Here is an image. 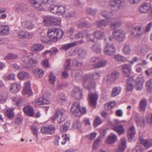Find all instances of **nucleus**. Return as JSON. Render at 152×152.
<instances>
[{
  "label": "nucleus",
  "mask_w": 152,
  "mask_h": 152,
  "mask_svg": "<svg viewBox=\"0 0 152 152\" xmlns=\"http://www.w3.org/2000/svg\"><path fill=\"white\" fill-rule=\"evenodd\" d=\"M77 80L82 79L83 85L84 87L90 90L91 88L94 89L95 83L94 80L101 76L100 73L94 72L92 74H88L83 77L78 71H74L73 73Z\"/></svg>",
  "instance_id": "obj_1"
},
{
  "label": "nucleus",
  "mask_w": 152,
  "mask_h": 152,
  "mask_svg": "<svg viewBox=\"0 0 152 152\" xmlns=\"http://www.w3.org/2000/svg\"><path fill=\"white\" fill-rule=\"evenodd\" d=\"M34 57L35 59L31 58L28 56H24L22 58L23 62V66L25 68L34 67L40 60L41 56L40 55L37 53L34 55Z\"/></svg>",
  "instance_id": "obj_2"
},
{
  "label": "nucleus",
  "mask_w": 152,
  "mask_h": 152,
  "mask_svg": "<svg viewBox=\"0 0 152 152\" xmlns=\"http://www.w3.org/2000/svg\"><path fill=\"white\" fill-rule=\"evenodd\" d=\"M63 31L60 29L53 28H49L47 32L48 37L50 41L55 42L61 38L64 35Z\"/></svg>",
  "instance_id": "obj_3"
},
{
  "label": "nucleus",
  "mask_w": 152,
  "mask_h": 152,
  "mask_svg": "<svg viewBox=\"0 0 152 152\" xmlns=\"http://www.w3.org/2000/svg\"><path fill=\"white\" fill-rule=\"evenodd\" d=\"M81 62H78L76 59H68L66 61L65 69L64 71L62 73V76L64 79H66L69 76L67 70L70 69V65L72 64L74 66H76L78 67L82 65Z\"/></svg>",
  "instance_id": "obj_4"
},
{
  "label": "nucleus",
  "mask_w": 152,
  "mask_h": 152,
  "mask_svg": "<svg viewBox=\"0 0 152 152\" xmlns=\"http://www.w3.org/2000/svg\"><path fill=\"white\" fill-rule=\"evenodd\" d=\"M71 112L76 116L80 117L83 114H86L87 111L85 107L80 108V104L78 102L74 103L70 108Z\"/></svg>",
  "instance_id": "obj_5"
},
{
  "label": "nucleus",
  "mask_w": 152,
  "mask_h": 152,
  "mask_svg": "<svg viewBox=\"0 0 152 152\" xmlns=\"http://www.w3.org/2000/svg\"><path fill=\"white\" fill-rule=\"evenodd\" d=\"M34 19V15L32 14L26 18H22L21 21V24L23 27L26 29H32L35 27L34 25L32 23Z\"/></svg>",
  "instance_id": "obj_6"
},
{
  "label": "nucleus",
  "mask_w": 152,
  "mask_h": 152,
  "mask_svg": "<svg viewBox=\"0 0 152 152\" xmlns=\"http://www.w3.org/2000/svg\"><path fill=\"white\" fill-rule=\"evenodd\" d=\"M103 52L105 55L108 56L113 55L115 52L114 46L108 43L106 39L104 40Z\"/></svg>",
  "instance_id": "obj_7"
},
{
  "label": "nucleus",
  "mask_w": 152,
  "mask_h": 152,
  "mask_svg": "<svg viewBox=\"0 0 152 152\" xmlns=\"http://www.w3.org/2000/svg\"><path fill=\"white\" fill-rule=\"evenodd\" d=\"M86 35L88 37L87 39L88 41L92 42H94V39L95 38L94 34V32L92 33H90L89 32L85 31H83L79 32L78 33L76 34L75 37L76 38H78L81 37H83Z\"/></svg>",
  "instance_id": "obj_8"
},
{
  "label": "nucleus",
  "mask_w": 152,
  "mask_h": 152,
  "mask_svg": "<svg viewBox=\"0 0 152 152\" xmlns=\"http://www.w3.org/2000/svg\"><path fill=\"white\" fill-rule=\"evenodd\" d=\"M112 34L113 37L119 42L123 41L126 38L125 31L121 29L114 30L113 31Z\"/></svg>",
  "instance_id": "obj_9"
},
{
  "label": "nucleus",
  "mask_w": 152,
  "mask_h": 152,
  "mask_svg": "<svg viewBox=\"0 0 152 152\" xmlns=\"http://www.w3.org/2000/svg\"><path fill=\"white\" fill-rule=\"evenodd\" d=\"M119 75V73L118 72H113L111 74L105 76L104 81L108 84H111L118 78Z\"/></svg>",
  "instance_id": "obj_10"
},
{
  "label": "nucleus",
  "mask_w": 152,
  "mask_h": 152,
  "mask_svg": "<svg viewBox=\"0 0 152 152\" xmlns=\"http://www.w3.org/2000/svg\"><path fill=\"white\" fill-rule=\"evenodd\" d=\"M52 118L53 120H57L59 124L63 123L65 119V115L64 113V110L61 109H58L55 115L52 117Z\"/></svg>",
  "instance_id": "obj_11"
},
{
  "label": "nucleus",
  "mask_w": 152,
  "mask_h": 152,
  "mask_svg": "<svg viewBox=\"0 0 152 152\" xmlns=\"http://www.w3.org/2000/svg\"><path fill=\"white\" fill-rule=\"evenodd\" d=\"M56 130L54 125L52 124L46 126H44L41 127L40 131L44 134L52 135L53 134Z\"/></svg>",
  "instance_id": "obj_12"
},
{
  "label": "nucleus",
  "mask_w": 152,
  "mask_h": 152,
  "mask_svg": "<svg viewBox=\"0 0 152 152\" xmlns=\"http://www.w3.org/2000/svg\"><path fill=\"white\" fill-rule=\"evenodd\" d=\"M126 148V140L125 137L121 138L118 145L116 152H124Z\"/></svg>",
  "instance_id": "obj_13"
},
{
  "label": "nucleus",
  "mask_w": 152,
  "mask_h": 152,
  "mask_svg": "<svg viewBox=\"0 0 152 152\" xmlns=\"http://www.w3.org/2000/svg\"><path fill=\"white\" fill-rule=\"evenodd\" d=\"M144 31L140 26H136L133 28L132 33L133 36L136 38H139L143 34Z\"/></svg>",
  "instance_id": "obj_14"
},
{
  "label": "nucleus",
  "mask_w": 152,
  "mask_h": 152,
  "mask_svg": "<svg viewBox=\"0 0 152 152\" xmlns=\"http://www.w3.org/2000/svg\"><path fill=\"white\" fill-rule=\"evenodd\" d=\"M98 94L96 93H90L88 94V101L90 104L94 107L96 105L98 98Z\"/></svg>",
  "instance_id": "obj_15"
},
{
  "label": "nucleus",
  "mask_w": 152,
  "mask_h": 152,
  "mask_svg": "<svg viewBox=\"0 0 152 152\" xmlns=\"http://www.w3.org/2000/svg\"><path fill=\"white\" fill-rule=\"evenodd\" d=\"M117 140V136L113 133H111L108 135L105 140L106 144L111 145L115 143Z\"/></svg>",
  "instance_id": "obj_16"
},
{
  "label": "nucleus",
  "mask_w": 152,
  "mask_h": 152,
  "mask_svg": "<svg viewBox=\"0 0 152 152\" xmlns=\"http://www.w3.org/2000/svg\"><path fill=\"white\" fill-rule=\"evenodd\" d=\"M136 78L135 88L138 90H141L143 87L144 80L142 78H140L137 76H134V79Z\"/></svg>",
  "instance_id": "obj_17"
},
{
  "label": "nucleus",
  "mask_w": 152,
  "mask_h": 152,
  "mask_svg": "<svg viewBox=\"0 0 152 152\" xmlns=\"http://www.w3.org/2000/svg\"><path fill=\"white\" fill-rule=\"evenodd\" d=\"M23 94H28L29 96L32 94V92L30 88V85L29 82H25L24 88L22 91Z\"/></svg>",
  "instance_id": "obj_18"
},
{
  "label": "nucleus",
  "mask_w": 152,
  "mask_h": 152,
  "mask_svg": "<svg viewBox=\"0 0 152 152\" xmlns=\"http://www.w3.org/2000/svg\"><path fill=\"white\" fill-rule=\"evenodd\" d=\"M138 142L143 145L146 148L152 146V139L145 140L142 137H140L138 140Z\"/></svg>",
  "instance_id": "obj_19"
},
{
  "label": "nucleus",
  "mask_w": 152,
  "mask_h": 152,
  "mask_svg": "<svg viewBox=\"0 0 152 152\" xmlns=\"http://www.w3.org/2000/svg\"><path fill=\"white\" fill-rule=\"evenodd\" d=\"M12 100L14 104L18 106H21L25 103L24 99L18 96L12 97Z\"/></svg>",
  "instance_id": "obj_20"
},
{
  "label": "nucleus",
  "mask_w": 152,
  "mask_h": 152,
  "mask_svg": "<svg viewBox=\"0 0 152 152\" xmlns=\"http://www.w3.org/2000/svg\"><path fill=\"white\" fill-rule=\"evenodd\" d=\"M136 134V131L135 127L134 126L129 127L127 133V136L128 140L130 142L132 140V139Z\"/></svg>",
  "instance_id": "obj_21"
},
{
  "label": "nucleus",
  "mask_w": 152,
  "mask_h": 152,
  "mask_svg": "<svg viewBox=\"0 0 152 152\" xmlns=\"http://www.w3.org/2000/svg\"><path fill=\"white\" fill-rule=\"evenodd\" d=\"M121 67L124 76L126 77L129 76L131 70L130 65L127 64H122L121 65Z\"/></svg>",
  "instance_id": "obj_22"
},
{
  "label": "nucleus",
  "mask_w": 152,
  "mask_h": 152,
  "mask_svg": "<svg viewBox=\"0 0 152 152\" xmlns=\"http://www.w3.org/2000/svg\"><path fill=\"white\" fill-rule=\"evenodd\" d=\"M71 95L76 99L79 100L82 97V93L79 88L75 87Z\"/></svg>",
  "instance_id": "obj_23"
},
{
  "label": "nucleus",
  "mask_w": 152,
  "mask_h": 152,
  "mask_svg": "<svg viewBox=\"0 0 152 152\" xmlns=\"http://www.w3.org/2000/svg\"><path fill=\"white\" fill-rule=\"evenodd\" d=\"M147 105V99L145 98L141 99L139 102V108L140 111L145 112Z\"/></svg>",
  "instance_id": "obj_24"
},
{
  "label": "nucleus",
  "mask_w": 152,
  "mask_h": 152,
  "mask_svg": "<svg viewBox=\"0 0 152 152\" xmlns=\"http://www.w3.org/2000/svg\"><path fill=\"white\" fill-rule=\"evenodd\" d=\"M134 78L131 77L129 78L126 82V89L127 91H131L134 88Z\"/></svg>",
  "instance_id": "obj_25"
},
{
  "label": "nucleus",
  "mask_w": 152,
  "mask_h": 152,
  "mask_svg": "<svg viewBox=\"0 0 152 152\" xmlns=\"http://www.w3.org/2000/svg\"><path fill=\"white\" fill-rule=\"evenodd\" d=\"M57 102L61 104H64L67 100V98L65 94L63 93L59 94L57 98Z\"/></svg>",
  "instance_id": "obj_26"
},
{
  "label": "nucleus",
  "mask_w": 152,
  "mask_h": 152,
  "mask_svg": "<svg viewBox=\"0 0 152 152\" xmlns=\"http://www.w3.org/2000/svg\"><path fill=\"white\" fill-rule=\"evenodd\" d=\"M9 32V28L6 25H0V35H5L8 34Z\"/></svg>",
  "instance_id": "obj_27"
},
{
  "label": "nucleus",
  "mask_w": 152,
  "mask_h": 152,
  "mask_svg": "<svg viewBox=\"0 0 152 152\" xmlns=\"http://www.w3.org/2000/svg\"><path fill=\"white\" fill-rule=\"evenodd\" d=\"M23 110L26 114L30 116H32L34 113L33 107L30 105L25 107L23 108Z\"/></svg>",
  "instance_id": "obj_28"
},
{
  "label": "nucleus",
  "mask_w": 152,
  "mask_h": 152,
  "mask_svg": "<svg viewBox=\"0 0 152 152\" xmlns=\"http://www.w3.org/2000/svg\"><path fill=\"white\" fill-rule=\"evenodd\" d=\"M109 24V22L107 20H101L97 21L96 22V24L98 28L103 29V27H106Z\"/></svg>",
  "instance_id": "obj_29"
},
{
  "label": "nucleus",
  "mask_w": 152,
  "mask_h": 152,
  "mask_svg": "<svg viewBox=\"0 0 152 152\" xmlns=\"http://www.w3.org/2000/svg\"><path fill=\"white\" fill-rule=\"evenodd\" d=\"M113 130L116 132L119 135L124 134L125 132V129L122 125L116 126L113 127Z\"/></svg>",
  "instance_id": "obj_30"
},
{
  "label": "nucleus",
  "mask_w": 152,
  "mask_h": 152,
  "mask_svg": "<svg viewBox=\"0 0 152 152\" xmlns=\"http://www.w3.org/2000/svg\"><path fill=\"white\" fill-rule=\"evenodd\" d=\"M77 52L79 57L81 59L85 58L87 55L86 51L83 48H80L77 50Z\"/></svg>",
  "instance_id": "obj_31"
},
{
  "label": "nucleus",
  "mask_w": 152,
  "mask_h": 152,
  "mask_svg": "<svg viewBox=\"0 0 152 152\" xmlns=\"http://www.w3.org/2000/svg\"><path fill=\"white\" fill-rule=\"evenodd\" d=\"M94 34L95 38L99 40L102 39L105 36L104 33L100 30H95L94 31Z\"/></svg>",
  "instance_id": "obj_32"
},
{
  "label": "nucleus",
  "mask_w": 152,
  "mask_h": 152,
  "mask_svg": "<svg viewBox=\"0 0 152 152\" xmlns=\"http://www.w3.org/2000/svg\"><path fill=\"white\" fill-rule=\"evenodd\" d=\"M150 5L146 3L142 4L140 7V11L142 13H146L150 9Z\"/></svg>",
  "instance_id": "obj_33"
},
{
  "label": "nucleus",
  "mask_w": 152,
  "mask_h": 152,
  "mask_svg": "<svg viewBox=\"0 0 152 152\" xmlns=\"http://www.w3.org/2000/svg\"><path fill=\"white\" fill-rule=\"evenodd\" d=\"M91 49L94 52L96 53H100L102 50L100 44L99 43H94L92 45Z\"/></svg>",
  "instance_id": "obj_34"
},
{
  "label": "nucleus",
  "mask_w": 152,
  "mask_h": 152,
  "mask_svg": "<svg viewBox=\"0 0 152 152\" xmlns=\"http://www.w3.org/2000/svg\"><path fill=\"white\" fill-rule=\"evenodd\" d=\"M124 2V0H113V4H111V5L115 8V9H113V10L115 11L118 10L119 8L120 4Z\"/></svg>",
  "instance_id": "obj_35"
},
{
  "label": "nucleus",
  "mask_w": 152,
  "mask_h": 152,
  "mask_svg": "<svg viewBox=\"0 0 152 152\" xmlns=\"http://www.w3.org/2000/svg\"><path fill=\"white\" fill-rule=\"evenodd\" d=\"M18 77L21 80H23L25 78H28L30 77L29 74L25 71H22L18 74Z\"/></svg>",
  "instance_id": "obj_36"
},
{
  "label": "nucleus",
  "mask_w": 152,
  "mask_h": 152,
  "mask_svg": "<svg viewBox=\"0 0 152 152\" xmlns=\"http://www.w3.org/2000/svg\"><path fill=\"white\" fill-rule=\"evenodd\" d=\"M33 74L37 77H41L44 75V71L41 69H36L33 71Z\"/></svg>",
  "instance_id": "obj_37"
},
{
  "label": "nucleus",
  "mask_w": 152,
  "mask_h": 152,
  "mask_svg": "<svg viewBox=\"0 0 152 152\" xmlns=\"http://www.w3.org/2000/svg\"><path fill=\"white\" fill-rule=\"evenodd\" d=\"M53 17L50 16H46L43 18V22L45 25L48 26L52 24Z\"/></svg>",
  "instance_id": "obj_38"
},
{
  "label": "nucleus",
  "mask_w": 152,
  "mask_h": 152,
  "mask_svg": "<svg viewBox=\"0 0 152 152\" xmlns=\"http://www.w3.org/2000/svg\"><path fill=\"white\" fill-rule=\"evenodd\" d=\"M48 103V100L44 99L43 97H40L35 101V104L37 105L47 104Z\"/></svg>",
  "instance_id": "obj_39"
},
{
  "label": "nucleus",
  "mask_w": 152,
  "mask_h": 152,
  "mask_svg": "<svg viewBox=\"0 0 152 152\" xmlns=\"http://www.w3.org/2000/svg\"><path fill=\"white\" fill-rule=\"evenodd\" d=\"M44 46L43 45L40 44H35L33 45L31 49L32 51L39 52L43 49Z\"/></svg>",
  "instance_id": "obj_40"
},
{
  "label": "nucleus",
  "mask_w": 152,
  "mask_h": 152,
  "mask_svg": "<svg viewBox=\"0 0 152 152\" xmlns=\"http://www.w3.org/2000/svg\"><path fill=\"white\" fill-rule=\"evenodd\" d=\"M135 121L137 125L141 127H144L145 126L144 119L143 117L139 118L136 116L135 118Z\"/></svg>",
  "instance_id": "obj_41"
},
{
  "label": "nucleus",
  "mask_w": 152,
  "mask_h": 152,
  "mask_svg": "<svg viewBox=\"0 0 152 152\" xmlns=\"http://www.w3.org/2000/svg\"><path fill=\"white\" fill-rule=\"evenodd\" d=\"M20 89V84L16 83L13 84L10 87V90L11 92L16 93L19 91Z\"/></svg>",
  "instance_id": "obj_42"
},
{
  "label": "nucleus",
  "mask_w": 152,
  "mask_h": 152,
  "mask_svg": "<svg viewBox=\"0 0 152 152\" xmlns=\"http://www.w3.org/2000/svg\"><path fill=\"white\" fill-rule=\"evenodd\" d=\"M32 6L35 8L40 7L42 3V0H29Z\"/></svg>",
  "instance_id": "obj_43"
},
{
  "label": "nucleus",
  "mask_w": 152,
  "mask_h": 152,
  "mask_svg": "<svg viewBox=\"0 0 152 152\" xmlns=\"http://www.w3.org/2000/svg\"><path fill=\"white\" fill-rule=\"evenodd\" d=\"M121 88L120 86H117L114 87L112 89L111 94L112 97H115L118 95L121 92Z\"/></svg>",
  "instance_id": "obj_44"
},
{
  "label": "nucleus",
  "mask_w": 152,
  "mask_h": 152,
  "mask_svg": "<svg viewBox=\"0 0 152 152\" xmlns=\"http://www.w3.org/2000/svg\"><path fill=\"white\" fill-rule=\"evenodd\" d=\"M100 13L103 17L107 18H110L113 15V13L111 12L106 10H102Z\"/></svg>",
  "instance_id": "obj_45"
},
{
  "label": "nucleus",
  "mask_w": 152,
  "mask_h": 152,
  "mask_svg": "<svg viewBox=\"0 0 152 152\" xmlns=\"http://www.w3.org/2000/svg\"><path fill=\"white\" fill-rule=\"evenodd\" d=\"M77 42H73L64 44L62 46L61 49L63 50H66L70 48L75 46Z\"/></svg>",
  "instance_id": "obj_46"
},
{
  "label": "nucleus",
  "mask_w": 152,
  "mask_h": 152,
  "mask_svg": "<svg viewBox=\"0 0 152 152\" xmlns=\"http://www.w3.org/2000/svg\"><path fill=\"white\" fill-rule=\"evenodd\" d=\"M70 122L69 121L65 122V124L61 125L60 127V131L62 133L66 132L69 127Z\"/></svg>",
  "instance_id": "obj_47"
},
{
  "label": "nucleus",
  "mask_w": 152,
  "mask_h": 152,
  "mask_svg": "<svg viewBox=\"0 0 152 152\" xmlns=\"http://www.w3.org/2000/svg\"><path fill=\"white\" fill-rule=\"evenodd\" d=\"M116 103L115 102L113 101L110 103L105 104L104 105V108L105 110H110L115 107Z\"/></svg>",
  "instance_id": "obj_48"
},
{
  "label": "nucleus",
  "mask_w": 152,
  "mask_h": 152,
  "mask_svg": "<svg viewBox=\"0 0 152 152\" xmlns=\"http://www.w3.org/2000/svg\"><path fill=\"white\" fill-rule=\"evenodd\" d=\"M122 51L125 55L129 54L131 52L129 45L128 44L124 45L123 47Z\"/></svg>",
  "instance_id": "obj_49"
},
{
  "label": "nucleus",
  "mask_w": 152,
  "mask_h": 152,
  "mask_svg": "<svg viewBox=\"0 0 152 152\" xmlns=\"http://www.w3.org/2000/svg\"><path fill=\"white\" fill-rule=\"evenodd\" d=\"M114 58L118 61L125 62L127 60L126 58L119 54L116 55L114 56Z\"/></svg>",
  "instance_id": "obj_50"
},
{
  "label": "nucleus",
  "mask_w": 152,
  "mask_h": 152,
  "mask_svg": "<svg viewBox=\"0 0 152 152\" xmlns=\"http://www.w3.org/2000/svg\"><path fill=\"white\" fill-rule=\"evenodd\" d=\"M100 137H98L95 140L94 142L93 145V149L94 150H96L99 147V145L100 142Z\"/></svg>",
  "instance_id": "obj_51"
},
{
  "label": "nucleus",
  "mask_w": 152,
  "mask_h": 152,
  "mask_svg": "<svg viewBox=\"0 0 152 152\" xmlns=\"http://www.w3.org/2000/svg\"><path fill=\"white\" fill-rule=\"evenodd\" d=\"M58 5L54 4L51 5L49 8V10L50 12L53 14H56L58 9Z\"/></svg>",
  "instance_id": "obj_52"
},
{
  "label": "nucleus",
  "mask_w": 152,
  "mask_h": 152,
  "mask_svg": "<svg viewBox=\"0 0 152 152\" xmlns=\"http://www.w3.org/2000/svg\"><path fill=\"white\" fill-rule=\"evenodd\" d=\"M7 98V94L6 93H0V103H4Z\"/></svg>",
  "instance_id": "obj_53"
},
{
  "label": "nucleus",
  "mask_w": 152,
  "mask_h": 152,
  "mask_svg": "<svg viewBox=\"0 0 152 152\" xmlns=\"http://www.w3.org/2000/svg\"><path fill=\"white\" fill-rule=\"evenodd\" d=\"M5 114L8 118L11 119L14 117V114L12 110L11 109H7L6 110Z\"/></svg>",
  "instance_id": "obj_54"
},
{
  "label": "nucleus",
  "mask_w": 152,
  "mask_h": 152,
  "mask_svg": "<svg viewBox=\"0 0 152 152\" xmlns=\"http://www.w3.org/2000/svg\"><path fill=\"white\" fill-rule=\"evenodd\" d=\"M56 77L52 72L50 73L49 76V81L52 84H54L56 80Z\"/></svg>",
  "instance_id": "obj_55"
},
{
  "label": "nucleus",
  "mask_w": 152,
  "mask_h": 152,
  "mask_svg": "<svg viewBox=\"0 0 152 152\" xmlns=\"http://www.w3.org/2000/svg\"><path fill=\"white\" fill-rule=\"evenodd\" d=\"M99 58L98 57H94L92 58L91 59V63L94 67L96 68V65L97 64Z\"/></svg>",
  "instance_id": "obj_56"
},
{
  "label": "nucleus",
  "mask_w": 152,
  "mask_h": 152,
  "mask_svg": "<svg viewBox=\"0 0 152 152\" xmlns=\"http://www.w3.org/2000/svg\"><path fill=\"white\" fill-rule=\"evenodd\" d=\"M61 19L59 17H53L52 24L54 25H58L60 24Z\"/></svg>",
  "instance_id": "obj_57"
},
{
  "label": "nucleus",
  "mask_w": 152,
  "mask_h": 152,
  "mask_svg": "<svg viewBox=\"0 0 152 152\" xmlns=\"http://www.w3.org/2000/svg\"><path fill=\"white\" fill-rule=\"evenodd\" d=\"M107 64V61L105 60H102L100 61L99 60L96 68H100L106 66Z\"/></svg>",
  "instance_id": "obj_58"
},
{
  "label": "nucleus",
  "mask_w": 152,
  "mask_h": 152,
  "mask_svg": "<svg viewBox=\"0 0 152 152\" xmlns=\"http://www.w3.org/2000/svg\"><path fill=\"white\" fill-rule=\"evenodd\" d=\"M91 25V24L87 21L80 22L78 25V26L79 28H82L85 27H88Z\"/></svg>",
  "instance_id": "obj_59"
},
{
  "label": "nucleus",
  "mask_w": 152,
  "mask_h": 152,
  "mask_svg": "<svg viewBox=\"0 0 152 152\" xmlns=\"http://www.w3.org/2000/svg\"><path fill=\"white\" fill-rule=\"evenodd\" d=\"M121 21L117 19H114L111 23V27H115L120 26L121 25Z\"/></svg>",
  "instance_id": "obj_60"
},
{
  "label": "nucleus",
  "mask_w": 152,
  "mask_h": 152,
  "mask_svg": "<svg viewBox=\"0 0 152 152\" xmlns=\"http://www.w3.org/2000/svg\"><path fill=\"white\" fill-rule=\"evenodd\" d=\"M146 86L148 91L152 92V79H150L147 82Z\"/></svg>",
  "instance_id": "obj_61"
},
{
  "label": "nucleus",
  "mask_w": 152,
  "mask_h": 152,
  "mask_svg": "<svg viewBox=\"0 0 152 152\" xmlns=\"http://www.w3.org/2000/svg\"><path fill=\"white\" fill-rule=\"evenodd\" d=\"M143 149L141 145H138L132 150V152H143Z\"/></svg>",
  "instance_id": "obj_62"
},
{
  "label": "nucleus",
  "mask_w": 152,
  "mask_h": 152,
  "mask_svg": "<svg viewBox=\"0 0 152 152\" xmlns=\"http://www.w3.org/2000/svg\"><path fill=\"white\" fill-rule=\"evenodd\" d=\"M102 123V121L100 118L99 116L97 117L94 120V126L95 127H96L100 124Z\"/></svg>",
  "instance_id": "obj_63"
},
{
  "label": "nucleus",
  "mask_w": 152,
  "mask_h": 152,
  "mask_svg": "<svg viewBox=\"0 0 152 152\" xmlns=\"http://www.w3.org/2000/svg\"><path fill=\"white\" fill-rule=\"evenodd\" d=\"M86 12L88 14L92 15H95L97 12V10L91 8H89L87 9Z\"/></svg>",
  "instance_id": "obj_64"
}]
</instances>
